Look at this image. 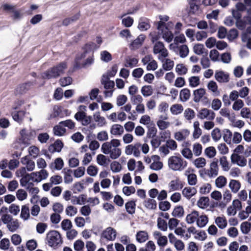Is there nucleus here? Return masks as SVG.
<instances>
[{"label":"nucleus","instance_id":"6e6552de","mask_svg":"<svg viewBox=\"0 0 251 251\" xmlns=\"http://www.w3.org/2000/svg\"><path fill=\"white\" fill-rule=\"evenodd\" d=\"M153 52L154 54L158 55V59L161 61L168 56V52L165 48L164 44L160 41L156 42L153 48Z\"/></svg>","mask_w":251,"mask_h":251},{"label":"nucleus","instance_id":"9d476101","mask_svg":"<svg viewBox=\"0 0 251 251\" xmlns=\"http://www.w3.org/2000/svg\"><path fill=\"white\" fill-rule=\"evenodd\" d=\"M176 148V142H166L159 147V151L161 156H165L169 153L170 150H175Z\"/></svg>","mask_w":251,"mask_h":251},{"label":"nucleus","instance_id":"0e129e2a","mask_svg":"<svg viewBox=\"0 0 251 251\" xmlns=\"http://www.w3.org/2000/svg\"><path fill=\"white\" fill-rule=\"evenodd\" d=\"M29 209L28 206L26 205H23L22 207L21 218L24 220H26L29 217Z\"/></svg>","mask_w":251,"mask_h":251},{"label":"nucleus","instance_id":"4468645a","mask_svg":"<svg viewBox=\"0 0 251 251\" xmlns=\"http://www.w3.org/2000/svg\"><path fill=\"white\" fill-rule=\"evenodd\" d=\"M219 168L218 161H213L210 165L209 169L205 171V174L210 178L215 177L218 174Z\"/></svg>","mask_w":251,"mask_h":251},{"label":"nucleus","instance_id":"774afa93","mask_svg":"<svg viewBox=\"0 0 251 251\" xmlns=\"http://www.w3.org/2000/svg\"><path fill=\"white\" fill-rule=\"evenodd\" d=\"M183 114L185 118L187 120H191L195 116L194 111L190 108L186 109Z\"/></svg>","mask_w":251,"mask_h":251},{"label":"nucleus","instance_id":"603ef678","mask_svg":"<svg viewBox=\"0 0 251 251\" xmlns=\"http://www.w3.org/2000/svg\"><path fill=\"white\" fill-rule=\"evenodd\" d=\"M175 70L177 74L180 75H185L188 71L187 67L183 64H177Z\"/></svg>","mask_w":251,"mask_h":251},{"label":"nucleus","instance_id":"c756f323","mask_svg":"<svg viewBox=\"0 0 251 251\" xmlns=\"http://www.w3.org/2000/svg\"><path fill=\"white\" fill-rule=\"evenodd\" d=\"M64 166V162L62 158L58 157L56 158L54 162L50 165L51 169L60 170Z\"/></svg>","mask_w":251,"mask_h":251},{"label":"nucleus","instance_id":"13d9d810","mask_svg":"<svg viewBox=\"0 0 251 251\" xmlns=\"http://www.w3.org/2000/svg\"><path fill=\"white\" fill-rule=\"evenodd\" d=\"M31 179V176L30 174H27L25 176H24L20 179V184L23 187H25V188L27 187V186H29L30 184H32V182H30L29 180Z\"/></svg>","mask_w":251,"mask_h":251},{"label":"nucleus","instance_id":"a18cd8bd","mask_svg":"<svg viewBox=\"0 0 251 251\" xmlns=\"http://www.w3.org/2000/svg\"><path fill=\"white\" fill-rule=\"evenodd\" d=\"M229 187L232 192L235 193L239 191L241 187V184L238 180H231L229 182Z\"/></svg>","mask_w":251,"mask_h":251},{"label":"nucleus","instance_id":"c03bdc74","mask_svg":"<svg viewBox=\"0 0 251 251\" xmlns=\"http://www.w3.org/2000/svg\"><path fill=\"white\" fill-rule=\"evenodd\" d=\"M209 199L208 197H202L197 202V205L201 208L204 209L209 205Z\"/></svg>","mask_w":251,"mask_h":251},{"label":"nucleus","instance_id":"cd10ccee","mask_svg":"<svg viewBox=\"0 0 251 251\" xmlns=\"http://www.w3.org/2000/svg\"><path fill=\"white\" fill-rule=\"evenodd\" d=\"M190 5V12L193 14L197 13L199 11V5L201 0H188Z\"/></svg>","mask_w":251,"mask_h":251},{"label":"nucleus","instance_id":"bf43d9fd","mask_svg":"<svg viewBox=\"0 0 251 251\" xmlns=\"http://www.w3.org/2000/svg\"><path fill=\"white\" fill-rule=\"evenodd\" d=\"M31 179V176L30 174H27L25 176H24L20 179V184L23 187H25V188L27 187V186H29L30 184H32V182H30L29 180Z\"/></svg>","mask_w":251,"mask_h":251},{"label":"nucleus","instance_id":"ddd939ff","mask_svg":"<svg viewBox=\"0 0 251 251\" xmlns=\"http://www.w3.org/2000/svg\"><path fill=\"white\" fill-rule=\"evenodd\" d=\"M183 187L182 182L178 178L172 180L168 184V192L169 193L179 190Z\"/></svg>","mask_w":251,"mask_h":251},{"label":"nucleus","instance_id":"7c9ffc66","mask_svg":"<svg viewBox=\"0 0 251 251\" xmlns=\"http://www.w3.org/2000/svg\"><path fill=\"white\" fill-rule=\"evenodd\" d=\"M146 37L144 35H140L135 40L130 44V47L132 49H136L141 46L144 41Z\"/></svg>","mask_w":251,"mask_h":251},{"label":"nucleus","instance_id":"69168bd1","mask_svg":"<svg viewBox=\"0 0 251 251\" xmlns=\"http://www.w3.org/2000/svg\"><path fill=\"white\" fill-rule=\"evenodd\" d=\"M229 121L233 126L238 128H242L245 125V123L241 120H236L235 117H232Z\"/></svg>","mask_w":251,"mask_h":251},{"label":"nucleus","instance_id":"6e6d98bb","mask_svg":"<svg viewBox=\"0 0 251 251\" xmlns=\"http://www.w3.org/2000/svg\"><path fill=\"white\" fill-rule=\"evenodd\" d=\"M136 204L134 201H129L125 204L126 211L130 214L134 213Z\"/></svg>","mask_w":251,"mask_h":251},{"label":"nucleus","instance_id":"37998d69","mask_svg":"<svg viewBox=\"0 0 251 251\" xmlns=\"http://www.w3.org/2000/svg\"><path fill=\"white\" fill-rule=\"evenodd\" d=\"M144 206L149 209H155L157 207L156 201L152 199H148L144 202Z\"/></svg>","mask_w":251,"mask_h":251},{"label":"nucleus","instance_id":"412c9836","mask_svg":"<svg viewBox=\"0 0 251 251\" xmlns=\"http://www.w3.org/2000/svg\"><path fill=\"white\" fill-rule=\"evenodd\" d=\"M197 193V189L191 187H185L182 191V195L188 200L194 196Z\"/></svg>","mask_w":251,"mask_h":251},{"label":"nucleus","instance_id":"f704fd0d","mask_svg":"<svg viewBox=\"0 0 251 251\" xmlns=\"http://www.w3.org/2000/svg\"><path fill=\"white\" fill-rule=\"evenodd\" d=\"M208 222V218L205 215H199V218H198L196 224L197 226L200 227H204Z\"/></svg>","mask_w":251,"mask_h":251},{"label":"nucleus","instance_id":"aec40b11","mask_svg":"<svg viewBox=\"0 0 251 251\" xmlns=\"http://www.w3.org/2000/svg\"><path fill=\"white\" fill-rule=\"evenodd\" d=\"M168 117L167 116H160L159 120L157 121L156 124L158 128L161 130H163L168 128L170 125V123L167 121Z\"/></svg>","mask_w":251,"mask_h":251},{"label":"nucleus","instance_id":"dca6fc26","mask_svg":"<svg viewBox=\"0 0 251 251\" xmlns=\"http://www.w3.org/2000/svg\"><path fill=\"white\" fill-rule=\"evenodd\" d=\"M170 242L172 243H174V246L177 251H182L184 249V244L183 242L178 239H176L172 233L169 234Z\"/></svg>","mask_w":251,"mask_h":251},{"label":"nucleus","instance_id":"473e14b6","mask_svg":"<svg viewBox=\"0 0 251 251\" xmlns=\"http://www.w3.org/2000/svg\"><path fill=\"white\" fill-rule=\"evenodd\" d=\"M154 158L156 159V160H154L152 163L150 165V168L154 171H158L161 170L163 167V163L162 162L159 161V157L158 156H154Z\"/></svg>","mask_w":251,"mask_h":251},{"label":"nucleus","instance_id":"052dcab7","mask_svg":"<svg viewBox=\"0 0 251 251\" xmlns=\"http://www.w3.org/2000/svg\"><path fill=\"white\" fill-rule=\"evenodd\" d=\"M240 228L243 234H248L251 229V223L248 222H244L240 225Z\"/></svg>","mask_w":251,"mask_h":251},{"label":"nucleus","instance_id":"393cba45","mask_svg":"<svg viewBox=\"0 0 251 251\" xmlns=\"http://www.w3.org/2000/svg\"><path fill=\"white\" fill-rule=\"evenodd\" d=\"M207 89L213 95L218 96L220 94V91L218 89V86L217 83L214 80L209 81L207 84Z\"/></svg>","mask_w":251,"mask_h":251},{"label":"nucleus","instance_id":"de8ad7c7","mask_svg":"<svg viewBox=\"0 0 251 251\" xmlns=\"http://www.w3.org/2000/svg\"><path fill=\"white\" fill-rule=\"evenodd\" d=\"M179 55L181 58L186 57L189 52L188 46L186 45H183L178 47Z\"/></svg>","mask_w":251,"mask_h":251},{"label":"nucleus","instance_id":"338daca9","mask_svg":"<svg viewBox=\"0 0 251 251\" xmlns=\"http://www.w3.org/2000/svg\"><path fill=\"white\" fill-rule=\"evenodd\" d=\"M163 62L162 67L166 71L171 70L174 67V61L170 59H166L162 61Z\"/></svg>","mask_w":251,"mask_h":251},{"label":"nucleus","instance_id":"1a4fd4ad","mask_svg":"<svg viewBox=\"0 0 251 251\" xmlns=\"http://www.w3.org/2000/svg\"><path fill=\"white\" fill-rule=\"evenodd\" d=\"M117 232L115 229L112 227H108L102 231L100 235V240L113 241L117 237Z\"/></svg>","mask_w":251,"mask_h":251},{"label":"nucleus","instance_id":"20e7f679","mask_svg":"<svg viewBox=\"0 0 251 251\" xmlns=\"http://www.w3.org/2000/svg\"><path fill=\"white\" fill-rule=\"evenodd\" d=\"M66 68V64L61 63L42 73V77L44 79H48L56 78L63 74Z\"/></svg>","mask_w":251,"mask_h":251},{"label":"nucleus","instance_id":"ea45409f","mask_svg":"<svg viewBox=\"0 0 251 251\" xmlns=\"http://www.w3.org/2000/svg\"><path fill=\"white\" fill-rule=\"evenodd\" d=\"M86 109V107L84 105H80L78 107V111L75 114V119L81 122L84 117L85 116L86 113L84 111H85Z\"/></svg>","mask_w":251,"mask_h":251},{"label":"nucleus","instance_id":"4d7b16f0","mask_svg":"<svg viewBox=\"0 0 251 251\" xmlns=\"http://www.w3.org/2000/svg\"><path fill=\"white\" fill-rule=\"evenodd\" d=\"M63 172L64 174V182L67 184L72 182L73 181V177L72 176V170L70 169H64Z\"/></svg>","mask_w":251,"mask_h":251},{"label":"nucleus","instance_id":"a878e982","mask_svg":"<svg viewBox=\"0 0 251 251\" xmlns=\"http://www.w3.org/2000/svg\"><path fill=\"white\" fill-rule=\"evenodd\" d=\"M215 223L221 229L225 228L227 225L226 219L224 216H218L215 218Z\"/></svg>","mask_w":251,"mask_h":251},{"label":"nucleus","instance_id":"e2e57ef3","mask_svg":"<svg viewBox=\"0 0 251 251\" xmlns=\"http://www.w3.org/2000/svg\"><path fill=\"white\" fill-rule=\"evenodd\" d=\"M66 131L65 127L63 126L61 122L59 125L54 127V133L57 136L63 135Z\"/></svg>","mask_w":251,"mask_h":251},{"label":"nucleus","instance_id":"5701e85b","mask_svg":"<svg viewBox=\"0 0 251 251\" xmlns=\"http://www.w3.org/2000/svg\"><path fill=\"white\" fill-rule=\"evenodd\" d=\"M199 213L198 211L193 210L186 216L185 219L186 223L188 224H192L195 222L197 223L198 218H199Z\"/></svg>","mask_w":251,"mask_h":251},{"label":"nucleus","instance_id":"6ab92c4d","mask_svg":"<svg viewBox=\"0 0 251 251\" xmlns=\"http://www.w3.org/2000/svg\"><path fill=\"white\" fill-rule=\"evenodd\" d=\"M21 162L23 165H25V168L29 172L34 170L35 164L34 162L30 159L27 156L21 158Z\"/></svg>","mask_w":251,"mask_h":251},{"label":"nucleus","instance_id":"c9c22d12","mask_svg":"<svg viewBox=\"0 0 251 251\" xmlns=\"http://www.w3.org/2000/svg\"><path fill=\"white\" fill-rule=\"evenodd\" d=\"M183 110V107L180 104H173L170 107V111L173 115H177L181 114Z\"/></svg>","mask_w":251,"mask_h":251},{"label":"nucleus","instance_id":"c85d7f7f","mask_svg":"<svg viewBox=\"0 0 251 251\" xmlns=\"http://www.w3.org/2000/svg\"><path fill=\"white\" fill-rule=\"evenodd\" d=\"M205 94L206 91L204 88L195 90L193 92L194 101L196 102H199Z\"/></svg>","mask_w":251,"mask_h":251},{"label":"nucleus","instance_id":"f03ea898","mask_svg":"<svg viewBox=\"0 0 251 251\" xmlns=\"http://www.w3.org/2000/svg\"><path fill=\"white\" fill-rule=\"evenodd\" d=\"M7 208L2 207L0 210L1 221L3 223L6 225L8 230L11 232H14L19 227V223L17 219H14L10 215L7 214Z\"/></svg>","mask_w":251,"mask_h":251},{"label":"nucleus","instance_id":"9b49d317","mask_svg":"<svg viewBox=\"0 0 251 251\" xmlns=\"http://www.w3.org/2000/svg\"><path fill=\"white\" fill-rule=\"evenodd\" d=\"M198 117L199 119L213 120L215 117V113L212 110L206 108H203L200 109L198 113Z\"/></svg>","mask_w":251,"mask_h":251},{"label":"nucleus","instance_id":"b1692460","mask_svg":"<svg viewBox=\"0 0 251 251\" xmlns=\"http://www.w3.org/2000/svg\"><path fill=\"white\" fill-rule=\"evenodd\" d=\"M151 27L150 20L147 18H141L139 20L138 28L141 31H146Z\"/></svg>","mask_w":251,"mask_h":251},{"label":"nucleus","instance_id":"a19ab883","mask_svg":"<svg viewBox=\"0 0 251 251\" xmlns=\"http://www.w3.org/2000/svg\"><path fill=\"white\" fill-rule=\"evenodd\" d=\"M138 60L134 57L129 56L126 58L125 66L126 67L133 68L138 63Z\"/></svg>","mask_w":251,"mask_h":251},{"label":"nucleus","instance_id":"423d86ee","mask_svg":"<svg viewBox=\"0 0 251 251\" xmlns=\"http://www.w3.org/2000/svg\"><path fill=\"white\" fill-rule=\"evenodd\" d=\"M232 14L233 17L236 19V26L240 29H244L247 25H250L251 26L247 29V32L251 33V17L250 16L244 17L243 19H241V15L237 13L235 10H232Z\"/></svg>","mask_w":251,"mask_h":251},{"label":"nucleus","instance_id":"864d4df0","mask_svg":"<svg viewBox=\"0 0 251 251\" xmlns=\"http://www.w3.org/2000/svg\"><path fill=\"white\" fill-rule=\"evenodd\" d=\"M220 164L224 171H228L230 169L229 163L227 160L226 157L223 156L220 158Z\"/></svg>","mask_w":251,"mask_h":251},{"label":"nucleus","instance_id":"09e8293b","mask_svg":"<svg viewBox=\"0 0 251 251\" xmlns=\"http://www.w3.org/2000/svg\"><path fill=\"white\" fill-rule=\"evenodd\" d=\"M227 181L226 178L224 176H220L215 180V184L217 187L222 188L226 184Z\"/></svg>","mask_w":251,"mask_h":251},{"label":"nucleus","instance_id":"0eeeda50","mask_svg":"<svg viewBox=\"0 0 251 251\" xmlns=\"http://www.w3.org/2000/svg\"><path fill=\"white\" fill-rule=\"evenodd\" d=\"M46 240L49 246L55 247L62 242L60 233L56 230H51L47 234Z\"/></svg>","mask_w":251,"mask_h":251},{"label":"nucleus","instance_id":"f257e3e1","mask_svg":"<svg viewBox=\"0 0 251 251\" xmlns=\"http://www.w3.org/2000/svg\"><path fill=\"white\" fill-rule=\"evenodd\" d=\"M84 50L83 53L78 55L75 59L74 68L76 69L90 66L94 62L93 46L91 44H87Z\"/></svg>","mask_w":251,"mask_h":251},{"label":"nucleus","instance_id":"7ed1b4c3","mask_svg":"<svg viewBox=\"0 0 251 251\" xmlns=\"http://www.w3.org/2000/svg\"><path fill=\"white\" fill-rule=\"evenodd\" d=\"M120 142H104L101 149L102 152L106 154H109L112 159L118 158L121 155V150L118 148Z\"/></svg>","mask_w":251,"mask_h":251},{"label":"nucleus","instance_id":"f8f14e48","mask_svg":"<svg viewBox=\"0 0 251 251\" xmlns=\"http://www.w3.org/2000/svg\"><path fill=\"white\" fill-rule=\"evenodd\" d=\"M215 79L219 83H226L229 82L230 77L228 73L223 71H216L214 75Z\"/></svg>","mask_w":251,"mask_h":251},{"label":"nucleus","instance_id":"72a5a7b5","mask_svg":"<svg viewBox=\"0 0 251 251\" xmlns=\"http://www.w3.org/2000/svg\"><path fill=\"white\" fill-rule=\"evenodd\" d=\"M123 132V126L120 125L114 124L110 128V133L113 135H121Z\"/></svg>","mask_w":251,"mask_h":251},{"label":"nucleus","instance_id":"4c0bfd02","mask_svg":"<svg viewBox=\"0 0 251 251\" xmlns=\"http://www.w3.org/2000/svg\"><path fill=\"white\" fill-rule=\"evenodd\" d=\"M127 14H125L121 17L122 24L126 27H130L133 24V19L129 16H126Z\"/></svg>","mask_w":251,"mask_h":251},{"label":"nucleus","instance_id":"f3484780","mask_svg":"<svg viewBox=\"0 0 251 251\" xmlns=\"http://www.w3.org/2000/svg\"><path fill=\"white\" fill-rule=\"evenodd\" d=\"M94 121L98 126L103 127L106 126L107 122L105 117L100 115V112H97L93 115Z\"/></svg>","mask_w":251,"mask_h":251},{"label":"nucleus","instance_id":"a211bd4d","mask_svg":"<svg viewBox=\"0 0 251 251\" xmlns=\"http://www.w3.org/2000/svg\"><path fill=\"white\" fill-rule=\"evenodd\" d=\"M20 135L23 140H31L35 137L34 130L23 129L20 131Z\"/></svg>","mask_w":251,"mask_h":251},{"label":"nucleus","instance_id":"49530a36","mask_svg":"<svg viewBox=\"0 0 251 251\" xmlns=\"http://www.w3.org/2000/svg\"><path fill=\"white\" fill-rule=\"evenodd\" d=\"M200 124L198 121H195L193 124L194 131L193 132V137L195 139H198L201 134V130L199 127Z\"/></svg>","mask_w":251,"mask_h":251},{"label":"nucleus","instance_id":"2eb2a0df","mask_svg":"<svg viewBox=\"0 0 251 251\" xmlns=\"http://www.w3.org/2000/svg\"><path fill=\"white\" fill-rule=\"evenodd\" d=\"M231 161L232 163L237 164L241 167H244L247 164V160L245 157L236 153L231 155Z\"/></svg>","mask_w":251,"mask_h":251},{"label":"nucleus","instance_id":"8fccbe9b","mask_svg":"<svg viewBox=\"0 0 251 251\" xmlns=\"http://www.w3.org/2000/svg\"><path fill=\"white\" fill-rule=\"evenodd\" d=\"M141 92L144 97H149L152 95L153 89L151 85H145L142 87Z\"/></svg>","mask_w":251,"mask_h":251},{"label":"nucleus","instance_id":"3c124183","mask_svg":"<svg viewBox=\"0 0 251 251\" xmlns=\"http://www.w3.org/2000/svg\"><path fill=\"white\" fill-rule=\"evenodd\" d=\"M139 123L141 124L146 125L148 126L153 125L152 122L151 120V118L150 116L148 115H143L140 120Z\"/></svg>","mask_w":251,"mask_h":251},{"label":"nucleus","instance_id":"bb28decb","mask_svg":"<svg viewBox=\"0 0 251 251\" xmlns=\"http://www.w3.org/2000/svg\"><path fill=\"white\" fill-rule=\"evenodd\" d=\"M189 134L190 132L188 129H182L175 133V138L178 141L184 140L189 136Z\"/></svg>","mask_w":251,"mask_h":251},{"label":"nucleus","instance_id":"2f4dec72","mask_svg":"<svg viewBox=\"0 0 251 251\" xmlns=\"http://www.w3.org/2000/svg\"><path fill=\"white\" fill-rule=\"evenodd\" d=\"M191 93L190 90L187 88L182 89L179 93V99L182 102L187 101L190 98Z\"/></svg>","mask_w":251,"mask_h":251},{"label":"nucleus","instance_id":"39448f33","mask_svg":"<svg viewBox=\"0 0 251 251\" xmlns=\"http://www.w3.org/2000/svg\"><path fill=\"white\" fill-rule=\"evenodd\" d=\"M170 169L175 171H183L187 166V162L180 156H172L168 161Z\"/></svg>","mask_w":251,"mask_h":251},{"label":"nucleus","instance_id":"4be33fe9","mask_svg":"<svg viewBox=\"0 0 251 251\" xmlns=\"http://www.w3.org/2000/svg\"><path fill=\"white\" fill-rule=\"evenodd\" d=\"M169 27H167L166 28L160 31L161 37L166 42L170 43L171 42L173 38L174 35L172 31L169 29Z\"/></svg>","mask_w":251,"mask_h":251},{"label":"nucleus","instance_id":"58836bf2","mask_svg":"<svg viewBox=\"0 0 251 251\" xmlns=\"http://www.w3.org/2000/svg\"><path fill=\"white\" fill-rule=\"evenodd\" d=\"M63 147V142H54L53 144L50 146L49 151L51 153L59 152L61 151Z\"/></svg>","mask_w":251,"mask_h":251},{"label":"nucleus","instance_id":"680f3d73","mask_svg":"<svg viewBox=\"0 0 251 251\" xmlns=\"http://www.w3.org/2000/svg\"><path fill=\"white\" fill-rule=\"evenodd\" d=\"M188 171H186L185 175L187 176L188 183L190 185H195L197 182V176L194 174H187Z\"/></svg>","mask_w":251,"mask_h":251},{"label":"nucleus","instance_id":"e433bc0d","mask_svg":"<svg viewBox=\"0 0 251 251\" xmlns=\"http://www.w3.org/2000/svg\"><path fill=\"white\" fill-rule=\"evenodd\" d=\"M136 238L139 243H144L149 238L148 233L146 231H140L136 233Z\"/></svg>","mask_w":251,"mask_h":251},{"label":"nucleus","instance_id":"79ce46f5","mask_svg":"<svg viewBox=\"0 0 251 251\" xmlns=\"http://www.w3.org/2000/svg\"><path fill=\"white\" fill-rule=\"evenodd\" d=\"M193 50L195 54L198 55H201L203 54L205 50V49L203 45L197 43L194 45L193 47Z\"/></svg>","mask_w":251,"mask_h":251},{"label":"nucleus","instance_id":"5fc2aeb1","mask_svg":"<svg viewBox=\"0 0 251 251\" xmlns=\"http://www.w3.org/2000/svg\"><path fill=\"white\" fill-rule=\"evenodd\" d=\"M244 106V102L241 99L234 101L232 105V108L235 111L241 110Z\"/></svg>","mask_w":251,"mask_h":251}]
</instances>
